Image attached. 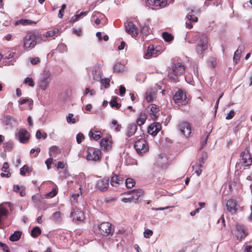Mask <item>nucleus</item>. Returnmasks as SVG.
I'll return each mask as SVG.
<instances>
[{
	"instance_id": "obj_45",
	"label": "nucleus",
	"mask_w": 252,
	"mask_h": 252,
	"mask_svg": "<svg viewBox=\"0 0 252 252\" xmlns=\"http://www.w3.org/2000/svg\"><path fill=\"white\" fill-rule=\"evenodd\" d=\"M59 32L58 29H54L53 30L47 32L44 35L46 37H52Z\"/></svg>"
},
{
	"instance_id": "obj_54",
	"label": "nucleus",
	"mask_w": 252,
	"mask_h": 252,
	"mask_svg": "<svg viewBox=\"0 0 252 252\" xmlns=\"http://www.w3.org/2000/svg\"><path fill=\"white\" fill-rule=\"evenodd\" d=\"M141 32L143 35H147L149 32L148 28L146 25L141 26Z\"/></svg>"
},
{
	"instance_id": "obj_23",
	"label": "nucleus",
	"mask_w": 252,
	"mask_h": 252,
	"mask_svg": "<svg viewBox=\"0 0 252 252\" xmlns=\"http://www.w3.org/2000/svg\"><path fill=\"white\" fill-rule=\"evenodd\" d=\"M126 193L127 194H131V196L133 201H136L143 195V191L141 189H133L128 191Z\"/></svg>"
},
{
	"instance_id": "obj_12",
	"label": "nucleus",
	"mask_w": 252,
	"mask_h": 252,
	"mask_svg": "<svg viewBox=\"0 0 252 252\" xmlns=\"http://www.w3.org/2000/svg\"><path fill=\"white\" fill-rule=\"evenodd\" d=\"M30 137V135L29 132L23 128H20L16 135L18 140L22 143H26L29 140Z\"/></svg>"
},
{
	"instance_id": "obj_5",
	"label": "nucleus",
	"mask_w": 252,
	"mask_h": 252,
	"mask_svg": "<svg viewBox=\"0 0 252 252\" xmlns=\"http://www.w3.org/2000/svg\"><path fill=\"white\" fill-rule=\"evenodd\" d=\"M172 72L174 76L171 75L170 77L174 81L177 80V76L182 75L185 71V67L181 63H175L172 67Z\"/></svg>"
},
{
	"instance_id": "obj_17",
	"label": "nucleus",
	"mask_w": 252,
	"mask_h": 252,
	"mask_svg": "<svg viewBox=\"0 0 252 252\" xmlns=\"http://www.w3.org/2000/svg\"><path fill=\"white\" fill-rule=\"evenodd\" d=\"M157 91L156 88L148 89L145 94V99L148 102H151L157 97Z\"/></svg>"
},
{
	"instance_id": "obj_35",
	"label": "nucleus",
	"mask_w": 252,
	"mask_h": 252,
	"mask_svg": "<svg viewBox=\"0 0 252 252\" xmlns=\"http://www.w3.org/2000/svg\"><path fill=\"white\" fill-rule=\"evenodd\" d=\"M125 65L120 63H117L114 66V71L117 73H121L125 70Z\"/></svg>"
},
{
	"instance_id": "obj_19",
	"label": "nucleus",
	"mask_w": 252,
	"mask_h": 252,
	"mask_svg": "<svg viewBox=\"0 0 252 252\" xmlns=\"http://www.w3.org/2000/svg\"><path fill=\"white\" fill-rule=\"evenodd\" d=\"M147 4L155 6L156 8H160L165 7L167 4L166 0H146Z\"/></svg>"
},
{
	"instance_id": "obj_30",
	"label": "nucleus",
	"mask_w": 252,
	"mask_h": 252,
	"mask_svg": "<svg viewBox=\"0 0 252 252\" xmlns=\"http://www.w3.org/2000/svg\"><path fill=\"white\" fill-rule=\"evenodd\" d=\"M13 190L15 192H19L21 196H24L26 194V188L24 186L14 185Z\"/></svg>"
},
{
	"instance_id": "obj_55",
	"label": "nucleus",
	"mask_w": 252,
	"mask_h": 252,
	"mask_svg": "<svg viewBox=\"0 0 252 252\" xmlns=\"http://www.w3.org/2000/svg\"><path fill=\"white\" fill-rule=\"evenodd\" d=\"M20 174L22 176H25L26 172L29 171V168L27 165H25L20 169Z\"/></svg>"
},
{
	"instance_id": "obj_50",
	"label": "nucleus",
	"mask_w": 252,
	"mask_h": 252,
	"mask_svg": "<svg viewBox=\"0 0 252 252\" xmlns=\"http://www.w3.org/2000/svg\"><path fill=\"white\" fill-rule=\"evenodd\" d=\"M153 234V231L149 229H146L143 232L144 237L146 238H150Z\"/></svg>"
},
{
	"instance_id": "obj_39",
	"label": "nucleus",
	"mask_w": 252,
	"mask_h": 252,
	"mask_svg": "<svg viewBox=\"0 0 252 252\" xmlns=\"http://www.w3.org/2000/svg\"><path fill=\"white\" fill-rule=\"evenodd\" d=\"M100 83L102 86H103L105 89L109 88L110 87V79L109 78H105L103 79H100L99 80Z\"/></svg>"
},
{
	"instance_id": "obj_21",
	"label": "nucleus",
	"mask_w": 252,
	"mask_h": 252,
	"mask_svg": "<svg viewBox=\"0 0 252 252\" xmlns=\"http://www.w3.org/2000/svg\"><path fill=\"white\" fill-rule=\"evenodd\" d=\"M193 11V10L191 9V11L188 13L186 16V18L188 19V20L186 22V28L189 29L192 28L191 22H196L197 21V18L196 16L192 15Z\"/></svg>"
},
{
	"instance_id": "obj_26",
	"label": "nucleus",
	"mask_w": 252,
	"mask_h": 252,
	"mask_svg": "<svg viewBox=\"0 0 252 252\" xmlns=\"http://www.w3.org/2000/svg\"><path fill=\"white\" fill-rule=\"evenodd\" d=\"M159 108L155 104H152L150 107V115L151 118L155 120L158 116Z\"/></svg>"
},
{
	"instance_id": "obj_24",
	"label": "nucleus",
	"mask_w": 252,
	"mask_h": 252,
	"mask_svg": "<svg viewBox=\"0 0 252 252\" xmlns=\"http://www.w3.org/2000/svg\"><path fill=\"white\" fill-rule=\"evenodd\" d=\"M92 74L93 75V78L94 80L97 81L100 80L101 71L99 67H94L92 69Z\"/></svg>"
},
{
	"instance_id": "obj_27",
	"label": "nucleus",
	"mask_w": 252,
	"mask_h": 252,
	"mask_svg": "<svg viewBox=\"0 0 252 252\" xmlns=\"http://www.w3.org/2000/svg\"><path fill=\"white\" fill-rule=\"evenodd\" d=\"M158 51V50L155 48L153 45H150L148 47L147 53L144 55V58L148 59L152 56L156 54Z\"/></svg>"
},
{
	"instance_id": "obj_48",
	"label": "nucleus",
	"mask_w": 252,
	"mask_h": 252,
	"mask_svg": "<svg viewBox=\"0 0 252 252\" xmlns=\"http://www.w3.org/2000/svg\"><path fill=\"white\" fill-rule=\"evenodd\" d=\"M8 214V210L2 207H0V224L1 223V217L2 216H6Z\"/></svg>"
},
{
	"instance_id": "obj_40",
	"label": "nucleus",
	"mask_w": 252,
	"mask_h": 252,
	"mask_svg": "<svg viewBox=\"0 0 252 252\" xmlns=\"http://www.w3.org/2000/svg\"><path fill=\"white\" fill-rule=\"evenodd\" d=\"M135 181L132 178H127L125 180L126 186L127 188H131L135 185Z\"/></svg>"
},
{
	"instance_id": "obj_58",
	"label": "nucleus",
	"mask_w": 252,
	"mask_h": 252,
	"mask_svg": "<svg viewBox=\"0 0 252 252\" xmlns=\"http://www.w3.org/2000/svg\"><path fill=\"white\" fill-rule=\"evenodd\" d=\"M40 60L38 57H35L30 59V62L32 64L35 65L39 63Z\"/></svg>"
},
{
	"instance_id": "obj_33",
	"label": "nucleus",
	"mask_w": 252,
	"mask_h": 252,
	"mask_svg": "<svg viewBox=\"0 0 252 252\" xmlns=\"http://www.w3.org/2000/svg\"><path fill=\"white\" fill-rule=\"evenodd\" d=\"M103 17H104V15L103 14L98 12H94L92 15V18L94 19L96 17V18L94 20V23L97 25L100 24V19H101Z\"/></svg>"
},
{
	"instance_id": "obj_37",
	"label": "nucleus",
	"mask_w": 252,
	"mask_h": 252,
	"mask_svg": "<svg viewBox=\"0 0 252 252\" xmlns=\"http://www.w3.org/2000/svg\"><path fill=\"white\" fill-rule=\"evenodd\" d=\"M41 233V229L38 226L34 227L31 231V235L32 237L35 238L38 236Z\"/></svg>"
},
{
	"instance_id": "obj_29",
	"label": "nucleus",
	"mask_w": 252,
	"mask_h": 252,
	"mask_svg": "<svg viewBox=\"0 0 252 252\" xmlns=\"http://www.w3.org/2000/svg\"><path fill=\"white\" fill-rule=\"evenodd\" d=\"M204 163L203 159L200 160L199 163H196L195 165L192 166V168L195 170V173L196 175L199 176L200 175L202 172L201 168L202 167V164Z\"/></svg>"
},
{
	"instance_id": "obj_15",
	"label": "nucleus",
	"mask_w": 252,
	"mask_h": 252,
	"mask_svg": "<svg viewBox=\"0 0 252 252\" xmlns=\"http://www.w3.org/2000/svg\"><path fill=\"white\" fill-rule=\"evenodd\" d=\"M109 185V179L104 178L97 181L96 187L101 191H104L107 190Z\"/></svg>"
},
{
	"instance_id": "obj_9",
	"label": "nucleus",
	"mask_w": 252,
	"mask_h": 252,
	"mask_svg": "<svg viewBox=\"0 0 252 252\" xmlns=\"http://www.w3.org/2000/svg\"><path fill=\"white\" fill-rule=\"evenodd\" d=\"M87 159L93 161H97L100 159L101 151L99 149L93 147L88 148Z\"/></svg>"
},
{
	"instance_id": "obj_44",
	"label": "nucleus",
	"mask_w": 252,
	"mask_h": 252,
	"mask_svg": "<svg viewBox=\"0 0 252 252\" xmlns=\"http://www.w3.org/2000/svg\"><path fill=\"white\" fill-rule=\"evenodd\" d=\"M18 102L20 105H22L27 103L29 106L33 103V101L32 99L28 98H21Z\"/></svg>"
},
{
	"instance_id": "obj_31",
	"label": "nucleus",
	"mask_w": 252,
	"mask_h": 252,
	"mask_svg": "<svg viewBox=\"0 0 252 252\" xmlns=\"http://www.w3.org/2000/svg\"><path fill=\"white\" fill-rule=\"evenodd\" d=\"M102 133L100 131H95L91 129L89 133V135L95 140L99 139L102 136Z\"/></svg>"
},
{
	"instance_id": "obj_56",
	"label": "nucleus",
	"mask_w": 252,
	"mask_h": 252,
	"mask_svg": "<svg viewBox=\"0 0 252 252\" xmlns=\"http://www.w3.org/2000/svg\"><path fill=\"white\" fill-rule=\"evenodd\" d=\"M100 145L101 148H103L104 149H106L108 146V140L106 138H102L100 143Z\"/></svg>"
},
{
	"instance_id": "obj_4",
	"label": "nucleus",
	"mask_w": 252,
	"mask_h": 252,
	"mask_svg": "<svg viewBox=\"0 0 252 252\" xmlns=\"http://www.w3.org/2000/svg\"><path fill=\"white\" fill-rule=\"evenodd\" d=\"M173 100L174 102L180 106L185 105L188 102V99L186 96V93L183 90L179 89L174 94Z\"/></svg>"
},
{
	"instance_id": "obj_43",
	"label": "nucleus",
	"mask_w": 252,
	"mask_h": 252,
	"mask_svg": "<svg viewBox=\"0 0 252 252\" xmlns=\"http://www.w3.org/2000/svg\"><path fill=\"white\" fill-rule=\"evenodd\" d=\"M162 34L163 38L166 42H170L173 39V36L167 32H163Z\"/></svg>"
},
{
	"instance_id": "obj_14",
	"label": "nucleus",
	"mask_w": 252,
	"mask_h": 252,
	"mask_svg": "<svg viewBox=\"0 0 252 252\" xmlns=\"http://www.w3.org/2000/svg\"><path fill=\"white\" fill-rule=\"evenodd\" d=\"M70 216L72 218V220L73 221H82L84 219V213L78 208L72 209Z\"/></svg>"
},
{
	"instance_id": "obj_38",
	"label": "nucleus",
	"mask_w": 252,
	"mask_h": 252,
	"mask_svg": "<svg viewBox=\"0 0 252 252\" xmlns=\"http://www.w3.org/2000/svg\"><path fill=\"white\" fill-rule=\"evenodd\" d=\"M51 218L56 222H61L62 220L61 212L60 211H57L54 213L52 215Z\"/></svg>"
},
{
	"instance_id": "obj_60",
	"label": "nucleus",
	"mask_w": 252,
	"mask_h": 252,
	"mask_svg": "<svg viewBox=\"0 0 252 252\" xmlns=\"http://www.w3.org/2000/svg\"><path fill=\"white\" fill-rule=\"evenodd\" d=\"M174 206H166L165 207H160V208H152V210L154 211H163L167 209H168L170 208H173Z\"/></svg>"
},
{
	"instance_id": "obj_64",
	"label": "nucleus",
	"mask_w": 252,
	"mask_h": 252,
	"mask_svg": "<svg viewBox=\"0 0 252 252\" xmlns=\"http://www.w3.org/2000/svg\"><path fill=\"white\" fill-rule=\"evenodd\" d=\"M9 168V165L7 162H4L3 164V166L1 168V170L4 172H7V170Z\"/></svg>"
},
{
	"instance_id": "obj_42",
	"label": "nucleus",
	"mask_w": 252,
	"mask_h": 252,
	"mask_svg": "<svg viewBox=\"0 0 252 252\" xmlns=\"http://www.w3.org/2000/svg\"><path fill=\"white\" fill-rule=\"evenodd\" d=\"M167 160L166 157L161 156L158 158V163L161 167H163L166 165Z\"/></svg>"
},
{
	"instance_id": "obj_16",
	"label": "nucleus",
	"mask_w": 252,
	"mask_h": 252,
	"mask_svg": "<svg viewBox=\"0 0 252 252\" xmlns=\"http://www.w3.org/2000/svg\"><path fill=\"white\" fill-rule=\"evenodd\" d=\"M124 181V179L123 177L113 173L109 182L112 187L117 188L123 184Z\"/></svg>"
},
{
	"instance_id": "obj_52",
	"label": "nucleus",
	"mask_w": 252,
	"mask_h": 252,
	"mask_svg": "<svg viewBox=\"0 0 252 252\" xmlns=\"http://www.w3.org/2000/svg\"><path fill=\"white\" fill-rule=\"evenodd\" d=\"M73 115L72 114H69L66 117V121L68 123L75 124L76 122V119L73 118Z\"/></svg>"
},
{
	"instance_id": "obj_62",
	"label": "nucleus",
	"mask_w": 252,
	"mask_h": 252,
	"mask_svg": "<svg viewBox=\"0 0 252 252\" xmlns=\"http://www.w3.org/2000/svg\"><path fill=\"white\" fill-rule=\"evenodd\" d=\"M53 162V158H49L45 161V163L47 165V167L48 169H49L50 168V165L52 164Z\"/></svg>"
},
{
	"instance_id": "obj_63",
	"label": "nucleus",
	"mask_w": 252,
	"mask_h": 252,
	"mask_svg": "<svg viewBox=\"0 0 252 252\" xmlns=\"http://www.w3.org/2000/svg\"><path fill=\"white\" fill-rule=\"evenodd\" d=\"M121 201L123 202H125V203H128V202H131L133 201V200L132 199L131 196L129 197H124V198H122L121 199Z\"/></svg>"
},
{
	"instance_id": "obj_10",
	"label": "nucleus",
	"mask_w": 252,
	"mask_h": 252,
	"mask_svg": "<svg viewBox=\"0 0 252 252\" xmlns=\"http://www.w3.org/2000/svg\"><path fill=\"white\" fill-rule=\"evenodd\" d=\"M248 234V229L242 224H237L234 230V234L238 240L245 238Z\"/></svg>"
},
{
	"instance_id": "obj_18",
	"label": "nucleus",
	"mask_w": 252,
	"mask_h": 252,
	"mask_svg": "<svg viewBox=\"0 0 252 252\" xmlns=\"http://www.w3.org/2000/svg\"><path fill=\"white\" fill-rule=\"evenodd\" d=\"M226 206L227 210L231 214H235L238 210L237 202L233 199H230L227 200Z\"/></svg>"
},
{
	"instance_id": "obj_2",
	"label": "nucleus",
	"mask_w": 252,
	"mask_h": 252,
	"mask_svg": "<svg viewBox=\"0 0 252 252\" xmlns=\"http://www.w3.org/2000/svg\"><path fill=\"white\" fill-rule=\"evenodd\" d=\"M41 35L38 33H33L26 35L23 40V48L27 51L31 50L41 40Z\"/></svg>"
},
{
	"instance_id": "obj_28",
	"label": "nucleus",
	"mask_w": 252,
	"mask_h": 252,
	"mask_svg": "<svg viewBox=\"0 0 252 252\" xmlns=\"http://www.w3.org/2000/svg\"><path fill=\"white\" fill-rule=\"evenodd\" d=\"M147 116L146 113L143 112H141L137 118V120H136L137 124L139 126H141L143 125L145 123L146 120H147Z\"/></svg>"
},
{
	"instance_id": "obj_20",
	"label": "nucleus",
	"mask_w": 252,
	"mask_h": 252,
	"mask_svg": "<svg viewBox=\"0 0 252 252\" xmlns=\"http://www.w3.org/2000/svg\"><path fill=\"white\" fill-rule=\"evenodd\" d=\"M2 123L4 126H6V128H12L13 123L17 124V120L9 115L5 116L2 120Z\"/></svg>"
},
{
	"instance_id": "obj_41",
	"label": "nucleus",
	"mask_w": 252,
	"mask_h": 252,
	"mask_svg": "<svg viewBox=\"0 0 252 252\" xmlns=\"http://www.w3.org/2000/svg\"><path fill=\"white\" fill-rule=\"evenodd\" d=\"M57 50L61 53H63L67 51L66 45L63 43L59 44L57 47Z\"/></svg>"
},
{
	"instance_id": "obj_34",
	"label": "nucleus",
	"mask_w": 252,
	"mask_h": 252,
	"mask_svg": "<svg viewBox=\"0 0 252 252\" xmlns=\"http://www.w3.org/2000/svg\"><path fill=\"white\" fill-rule=\"evenodd\" d=\"M36 22H35L34 21H32L31 20L28 19H21L20 20H18L16 22V24H22L24 26L31 25V24H36Z\"/></svg>"
},
{
	"instance_id": "obj_32",
	"label": "nucleus",
	"mask_w": 252,
	"mask_h": 252,
	"mask_svg": "<svg viewBox=\"0 0 252 252\" xmlns=\"http://www.w3.org/2000/svg\"><path fill=\"white\" fill-rule=\"evenodd\" d=\"M22 235V232L20 231H15L9 237V240L11 242H15L18 241Z\"/></svg>"
},
{
	"instance_id": "obj_46",
	"label": "nucleus",
	"mask_w": 252,
	"mask_h": 252,
	"mask_svg": "<svg viewBox=\"0 0 252 252\" xmlns=\"http://www.w3.org/2000/svg\"><path fill=\"white\" fill-rule=\"evenodd\" d=\"M110 105L111 107H116V108H119L121 106V104L118 103L117 101V97L114 96L113 99L110 101Z\"/></svg>"
},
{
	"instance_id": "obj_36",
	"label": "nucleus",
	"mask_w": 252,
	"mask_h": 252,
	"mask_svg": "<svg viewBox=\"0 0 252 252\" xmlns=\"http://www.w3.org/2000/svg\"><path fill=\"white\" fill-rule=\"evenodd\" d=\"M60 153V148L56 146H52L49 149V155L50 157Z\"/></svg>"
},
{
	"instance_id": "obj_6",
	"label": "nucleus",
	"mask_w": 252,
	"mask_h": 252,
	"mask_svg": "<svg viewBox=\"0 0 252 252\" xmlns=\"http://www.w3.org/2000/svg\"><path fill=\"white\" fill-rule=\"evenodd\" d=\"M237 164H241L244 167L248 166L252 164V158L248 151L245 150L241 153L239 162Z\"/></svg>"
},
{
	"instance_id": "obj_1",
	"label": "nucleus",
	"mask_w": 252,
	"mask_h": 252,
	"mask_svg": "<svg viewBox=\"0 0 252 252\" xmlns=\"http://www.w3.org/2000/svg\"><path fill=\"white\" fill-rule=\"evenodd\" d=\"M197 40L195 45V51L198 55H201L203 52L208 48V38L204 33H198L194 36Z\"/></svg>"
},
{
	"instance_id": "obj_8",
	"label": "nucleus",
	"mask_w": 252,
	"mask_h": 252,
	"mask_svg": "<svg viewBox=\"0 0 252 252\" xmlns=\"http://www.w3.org/2000/svg\"><path fill=\"white\" fill-rule=\"evenodd\" d=\"M134 148L138 153H144L149 149L146 140L143 138H140L135 142L134 145Z\"/></svg>"
},
{
	"instance_id": "obj_51",
	"label": "nucleus",
	"mask_w": 252,
	"mask_h": 252,
	"mask_svg": "<svg viewBox=\"0 0 252 252\" xmlns=\"http://www.w3.org/2000/svg\"><path fill=\"white\" fill-rule=\"evenodd\" d=\"M58 191L56 188H53L52 190L46 194V196L53 197L57 194Z\"/></svg>"
},
{
	"instance_id": "obj_49",
	"label": "nucleus",
	"mask_w": 252,
	"mask_h": 252,
	"mask_svg": "<svg viewBox=\"0 0 252 252\" xmlns=\"http://www.w3.org/2000/svg\"><path fill=\"white\" fill-rule=\"evenodd\" d=\"M24 83L28 84L31 87H33L35 85L33 79L29 77L26 78L24 80Z\"/></svg>"
},
{
	"instance_id": "obj_47",
	"label": "nucleus",
	"mask_w": 252,
	"mask_h": 252,
	"mask_svg": "<svg viewBox=\"0 0 252 252\" xmlns=\"http://www.w3.org/2000/svg\"><path fill=\"white\" fill-rule=\"evenodd\" d=\"M36 137L37 139L44 138L45 139L47 137V135L45 132L41 133L40 130H37L36 132Z\"/></svg>"
},
{
	"instance_id": "obj_11",
	"label": "nucleus",
	"mask_w": 252,
	"mask_h": 252,
	"mask_svg": "<svg viewBox=\"0 0 252 252\" xmlns=\"http://www.w3.org/2000/svg\"><path fill=\"white\" fill-rule=\"evenodd\" d=\"M125 27L126 32L132 37H135L138 35V29L136 25L132 22H127L125 23Z\"/></svg>"
},
{
	"instance_id": "obj_7",
	"label": "nucleus",
	"mask_w": 252,
	"mask_h": 252,
	"mask_svg": "<svg viewBox=\"0 0 252 252\" xmlns=\"http://www.w3.org/2000/svg\"><path fill=\"white\" fill-rule=\"evenodd\" d=\"M178 128L186 137H189L192 131L190 124L187 122H182L178 125Z\"/></svg>"
},
{
	"instance_id": "obj_61",
	"label": "nucleus",
	"mask_w": 252,
	"mask_h": 252,
	"mask_svg": "<svg viewBox=\"0 0 252 252\" xmlns=\"http://www.w3.org/2000/svg\"><path fill=\"white\" fill-rule=\"evenodd\" d=\"M235 115V112L233 110H231L230 111L229 113L227 114V115L226 116L225 119L226 120H230Z\"/></svg>"
},
{
	"instance_id": "obj_13",
	"label": "nucleus",
	"mask_w": 252,
	"mask_h": 252,
	"mask_svg": "<svg viewBox=\"0 0 252 252\" xmlns=\"http://www.w3.org/2000/svg\"><path fill=\"white\" fill-rule=\"evenodd\" d=\"M98 228L101 234L104 236L112 234L113 232L111 224L108 222L101 223L98 225Z\"/></svg>"
},
{
	"instance_id": "obj_3",
	"label": "nucleus",
	"mask_w": 252,
	"mask_h": 252,
	"mask_svg": "<svg viewBox=\"0 0 252 252\" xmlns=\"http://www.w3.org/2000/svg\"><path fill=\"white\" fill-rule=\"evenodd\" d=\"M51 80V72L48 70L44 71L42 76L39 79L38 86L41 89L45 91L49 87Z\"/></svg>"
},
{
	"instance_id": "obj_25",
	"label": "nucleus",
	"mask_w": 252,
	"mask_h": 252,
	"mask_svg": "<svg viewBox=\"0 0 252 252\" xmlns=\"http://www.w3.org/2000/svg\"><path fill=\"white\" fill-rule=\"evenodd\" d=\"M137 126L135 124H129L126 128V136L128 137H130L133 135L136 130H137Z\"/></svg>"
},
{
	"instance_id": "obj_22",
	"label": "nucleus",
	"mask_w": 252,
	"mask_h": 252,
	"mask_svg": "<svg viewBox=\"0 0 252 252\" xmlns=\"http://www.w3.org/2000/svg\"><path fill=\"white\" fill-rule=\"evenodd\" d=\"M161 128L160 125L158 123H154L151 125L148 128V132L152 136H156Z\"/></svg>"
},
{
	"instance_id": "obj_53",
	"label": "nucleus",
	"mask_w": 252,
	"mask_h": 252,
	"mask_svg": "<svg viewBox=\"0 0 252 252\" xmlns=\"http://www.w3.org/2000/svg\"><path fill=\"white\" fill-rule=\"evenodd\" d=\"M76 141L77 143L80 144L84 140V136L83 133L80 132L76 135Z\"/></svg>"
},
{
	"instance_id": "obj_57",
	"label": "nucleus",
	"mask_w": 252,
	"mask_h": 252,
	"mask_svg": "<svg viewBox=\"0 0 252 252\" xmlns=\"http://www.w3.org/2000/svg\"><path fill=\"white\" fill-rule=\"evenodd\" d=\"M240 54L239 52H238V51H236L234 53V57H233V60L235 62V63H237V61H239L240 59Z\"/></svg>"
},
{
	"instance_id": "obj_59",
	"label": "nucleus",
	"mask_w": 252,
	"mask_h": 252,
	"mask_svg": "<svg viewBox=\"0 0 252 252\" xmlns=\"http://www.w3.org/2000/svg\"><path fill=\"white\" fill-rule=\"evenodd\" d=\"M16 54L15 52L10 53V54H8V56H5V57L3 58V60L5 61V62H6V60H8L13 58H14V57H15V56H16Z\"/></svg>"
}]
</instances>
